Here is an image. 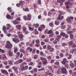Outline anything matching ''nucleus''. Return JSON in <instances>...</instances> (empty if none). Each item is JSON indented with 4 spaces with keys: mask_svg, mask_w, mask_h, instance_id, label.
Masks as SVG:
<instances>
[{
    "mask_svg": "<svg viewBox=\"0 0 76 76\" xmlns=\"http://www.w3.org/2000/svg\"><path fill=\"white\" fill-rule=\"evenodd\" d=\"M67 32L68 34H72V33H73V31H69Z\"/></svg>",
    "mask_w": 76,
    "mask_h": 76,
    "instance_id": "4d7b16f0",
    "label": "nucleus"
},
{
    "mask_svg": "<svg viewBox=\"0 0 76 76\" xmlns=\"http://www.w3.org/2000/svg\"><path fill=\"white\" fill-rule=\"evenodd\" d=\"M48 31V29H46L44 31V33L45 34H46L47 33V32Z\"/></svg>",
    "mask_w": 76,
    "mask_h": 76,
    "instance_id": "13d9d810",
    "label": "nucleus"
},
{
    "mask_svg": "<svg viewBox=\"0 0 76 76\" xmlns=\"http://www.w3.org/2000/svg\"><path fill=\"white\" fill-rule=\"evenodd\" d=\"M4 53L5 51H4V50H2L1 49H0V53Z\"/></svg>",
    "mask_w": 76,
    "mask_h": 76,
    "instance_id": "7c9ffc66",
    "label": "nucleus"
},
{
    "mask_svg": "<svg viewBox=\"0 0 76 76\" xmlns=\"http://www.w3.org/2000/svg\"><path fill=\"white\" fill-rule=\"evenodd\" d=\"M49 25L50 26V27H54V24H53V23L52 22V23H49Z\"/></svg>",
    "mask_w": 76,
    "mask_h": 76,
    "instance_id": "a211bd4d",
    "label": "nucleus"
},
{
    "mask_svg": "<svg viewBox=\"0 0 76 76\" xmlns=\"http://www.w3.org/2000/svg\"><path fill=\"white\" fill-rule=\"evenodd\" d=\"M3 59H4L5 58H6V54H3Z\"/></svg>",
    "mask_w": 76,
    "mask_h": 76,
    "instance_id": "603ef678",
    "label": "nucleus"
},
{
    "mask_svg": "<svg viewBox=\"0 0 76 76\" xmlns=\"http://www.w3.org/2000/svg\"><path fill=\"white\" fill-rule=\"evenodd\" d=\"M7 10L9 11V13H11L12 12V10H11V8L10 7H9L7 9Z\"/></svg>",
    "mask_w": 76,
    "mask_h": 76,
    "instance_id": "b1692460",
    "label": "nucleus"
},
{
    "mask_svg": "<svg viewBox=\"0 0 76 76\" xmlns=\"http://www.w3.org/2000/svg\"><path fill=\"white\" fill-rule=\"evenodd\" d=\"M20 53H23V54H25V51L22 49H20Z\"/></svg>",
    "mask_w": 76,
    "mask_h": 76,
    "instance_id": "393cba45",
    "label": "nucleus"
},
{
    "mask_svg": "<svg viewBox=\"0 0 76 76\" xmlns=\"http://www.w3.org/2000/svg\"><path fill=\"white\" fill-rule=\"evenodd\" d=\"M12 69H14V70L16 73H18V69L16 68L15 66L12 67Z\"/></svg>",
    "mask_w": 76,
    "mask_h": 76,
    "instance_id": "f8f14e48",
    "label": "nucleus"
},
{
    "mask_svg": "<svg viewBox=\"0 0 76 76\" xmlns=\"http://www.w3.org/2000/svg\"><path fill=\"white\" fill-rule=\"evenodd\" d=\"M54 51V49L53 48H50V51L51 52H53Z\"/></svg>",
    "mask_w": 76,
    "mask_h": 76,
    "instance_id": "09e8293b",
    "label": "nucleus"
},
{
    "mask_svg": "<svg viewBox=\"0 0 76 76\" xmlns=\"http://www.w3.org/2000/svg\"><path fill=\"white\" fill-rule=\"evenodd\" d=\"M64 67L66 68H68V67H69V65L67 64H65L64 65Z\"/></svg>",
    "mask_w": 76,
    "mask_h": 76,
    "instance_id": "de8ad7c7",
    "label": "nucleus"
},
{
    "mask_svg": "<svg viewBox=\"0 0 76 76\" xmlns=\"http://www.w3.org/2000/svg\"><path fill=\"white\" fill-rule=\"evenodd\" d=\"M14 50L15 53H16L18 51V48L17 47H15Z\"/></svg>",
    "mask_w": 76,
    "mask_h": 76,
    "instance_id": "dca6fc26",
    "label": "nucleus"
},
{
    "mask_svg": "<svg viewBox=\"0 0 76 76\" xmlns=\"http://www.w3.org/2000/svg\"><path fill=\"white\" fill-rule=\"evenodd\" d=\"M66 22H67L68 23H70V22H71V20H70L69 18H66Z\"/></svg>",
    "mask_w": 76,
    "mask_h": 76,
    "instance_id": "5701e85b",
    "label": "nucleus"
},
{
    "mask_svg": "<svg viewBox=\"0 0 76 76\" xmlns=\"http://www.w3.org/2000/svg\"><path fill=\"white\" fill-rule=\"evenodd\" d=\"M40 42V41H39V39H37L36 40V43H37V44L38 43H39Z\"/></svg>",
    "mask_w": 76,
    "mask_h": 76,
    "instance_id": "c03bdc74",
    "label": "nucleus"
},
{
    "mask_svg": "<svg viewBox=\"0 0 76 76\" xmlns=\"http://www.w3.org/2000/svg\"><path fill=\"white\" fill-rule=\"evenodd\" d=\"M55 34L56 35H58L59 34V32L57 31H56L55 32Z\"/></svg>",
    "mask_w": 76,
    "mask_h": 76,
    "instance_id": "774afa93",
    "label": "nucleus"
},
{
    "mask_svg": "<svg viewBox=\"0 0 76 76\" xmlns=\"http://www.w3.org/2000/svg\"><path fill=\"white\" fill-rule=\"evenodd\" d=\"M37 3L39 4H41V0H38Z\"/></svg>",
    "mask_w": 76,
    "mask_h": 76,
    "instance_id": "864d4df0",
    "label": "nucleus"
},
{
    "mask_svg": "<svg viewBox=\"0 0 76 76\" xmlns=\"http://www.w3.org/2000/svg\"><path fill=\"white\" fill-rule=\"evenodd\" d=\"M61 71L63 74H67V72L66 70V68L64 67H62L61 70Z\"/></svg>",
    "mask_w": 76,
    "mask_h": 76,
    "instance_id": "20e7f679",
    "label": "nucleus"
},
{
    "mask_svg": "<svg viewBox=\"0 0 76 76\" xmlns=\"http://www.w3.org/2000/svg\"><path fill=\"white\" fill-rule=\"evenodd\" d=\"M18 61L19 64L23 62V60L22 59H20Z\"/></svg>",
    "mask_w": 76,
    "mask_h": 76,
    "instance_id": "f704fd0d",
    "label": "nucleus"
},
{
    "mask_svg": "<svg viewBox=\"0 0 76 76\" xmlns=\"http://www.w3.org/2000/svg\"><path fill=\"white\" fill-rule=\"evenodd\" d=\"M72 55L69 54V56L68 58V60H69L70 59H71V58H72Z\"/></svg>",
    "mask_w": 76,
    "mask_h": 76,
    "instance_id": "a19ab883",
    "label": "nucleus"
},
{
    "mask_svg": "<svg viewBox=\"0 0 76 76\" xmlns=\"http://www.w3.org/2000/svg\"><path fill=\"white\" fill-rule=\"evenodd\" d=\"M29 29L30 31H34V28H31V27H29Z\"/></svg>",
    "mask_w": 76,
    "mask_h": 76,
    "instance_id": "473e14b6",
    "label": "nucleus"
},
{
    "mask_svg": "<svg viewBox=\"0 0 76 76\" xmlns=\"http://www.w3.org/2000/svg\"><path fill=\"white\" fill-rule=\"evenodd\" d=\"M61 16V15H58V20H62L64 18V16H62L61 17H60Z\"/></svg>",
    "mask_w": 76,
    "mask_h": 76,
    "instance_id": "9b49d317",
    "label": "nucleus"
},
{
    "mask_svg": "<svg viewBox=\"0 0 76 76\" xmlns=\"http://www.w3.org/2000/svg\"><path fill=\"white\" fill-rule=\"evenodd\" d=\"M12 41L16 44L18 43V42H19L20 41V40H19V39L16 38H13L12 39Z\"/></svg>",
    "mask_w": 76,
    "mask_h": 76,
    "instance_id": "39448f33",
    "label": "nucleus"
},
{
    "mask_svg": "<svg viewBox=\"0 0 76 76\" xmlns=\"http://www.w3.org/2000/svg\"><path fill=\"white\" fill-rule=\"evenodd\" d=\"M23 19L25 20H27V17L26 16H24Z\"/></svg>",
    "mask_w": 76,
    "mask_h": 76,
    "instance_id": "a18cd8bd",
    "label": "nucleus"
},
{
    "mask_svg": "<svg viewBox=\"0 0 76 76\" xmlns=\"http://www.w3.org/2000/svg\"><path fill=\"white\" fill-rule=\"evenodd\" d=\"M59 56L61 57H63V53H61L59 54Z\"/></svg>",
    "mask_w": 76,
    "mask_h": 76,
    "instance_id": "680f3d73",
    "label": "nucleus"
},
{
    "mask_svg": "<svg viewBox=\"0 0 76 76\" xmlns=\"http://www.w3.org/2000/svg\"><path fill=\"white\" fill-rule=\"evenodd\" d=\"M66 45H67V44H66V43H63L62 44V46L63 47H64V46H66Z\"/></svg>",
    "mask_w": 76,
    "mask_h": 76,
    "instance_id": "bf43d9fd",
    "label": "nucleus"
},
{
    "mask_svg": "<svg viewBox=\"0 0 76 76\" xmlns=\"http://www.w3.org/2000/svg\"><path fill=\"white\" fill-rule=\"evenodd\" d=\"M8 55L9 56H10L11 57H12V56L13 55V52H12L11 51H10L8 53Z\"/></svg>",
    "mask_w": 76,
    "mask_h": 76,
    "instance_id": "4468645a",
    "label": "nucleus"
},
{
    "mask_svg": "<svg viewBox=\"0 0 76 76\" xmlns=\"http://www.w3.org/2000/svg\"><path fill=\"white\" fill-rule=\"evenodd\" d=\"M25 70V66H21L20 68V70L22 71V70Z\"/></svg>",
    "mask_w": 76,
    "mask_h": 76,
    "instance_id": "f3484780",
    "label": "nucleus"
},
{
    "mask_svg": "<svg viewBox=\"0 0 76 76\" xmlns=\"http://www.w3.org/2000/svg\"><path fill=\"white\" fill-rule=\"evenodd\" d=\"M3 30L5 34H7V31H6V27L4 26L3 27Z\"/></svg>",
    "mask_w": 76,
    "mask_h": 76,
    "instance_id": "6e6552de",
    "label": "nucleus"
},
{
    "mask_svg": "<svg viewBox=\"0 0 76 76\" xmlns=\"http://www.w3.org/2000/svg\"><path fill=\"white\" fill-rule=\"evenodd\" d=\"M34 31L35 32V34H36V35H38V34H39L38 31H37L36 29H35L34 30Z\"/></svg>",
    "mask_w": 76,
    "mask_h": 76,
    "instance_id": "4c0bfd02",
    "label": "nucleus"
},
{
    "mask_svg": "<svg viewBox=\"0 0 76 76\" xmlns=\"http://www.w3.org/2000/svg\"><path fill=\"white\" fill-rule=\"evenodd\" d=\"M5 47L6 48L10 49L12 47V44L10 43V41H7L6 42V44L5 46Z\"/></svg>",
    "mask_w": 76,
    "mask_h": 76,
    "instance_id": "f257e3e1",
    "label": "nucleus"
},
{
    "mask_svg": "<svg viewBox=\"0 0 76 76\" xmlns=\"http://www.w3.org/2000/svg\"><path fill=\"white\" fill-rule=\"evenodd\" d=\"M27 20L29 21L31 20V17H32V15H31L30 14H29L27 15Z\"/></svg>",
    "mask_w": 76,
    "mask_h": 76,
    "instance_id": "0eeeda50",
    "label": "nucleus"
},
{
    "mask_svg": "<svg viewBox=\"0 0 76 76\" xmlns=\"http://www.w3.org/2000/svg\"><path fill=\"white\" fill-rule=\"evenodd\" d=\"M70 66L71 67H72L73 68H74V67H75V65H74V64L73 63H71L70 64Z\"/></svg>",
    "mask_w": 76,
    "mask_h": 76,
    "instance_id": "c85d7f7f",
    "label": "nucleus"
},
{
    "mask_svg": "<svg viewBox=\"0 0 76 76\" xmlns=\"http://www.w3.org/2000/svg\"><path fill=\"white\" fill-rule=\"evenodd\" d=\"M38 30L39 31H40L41 32L42 31V28L40 27H39L38 28Z\"/></svg>",
    "mask_w": 76,
    "mask_h": 76,
    "instance_id": "49530a36",
    "label": "nucleus"
},
{
    "mask_svg": "<svg viewBox=\"0 0 76 76\" xmlns=\"http://www.w3.org/2000/svg\"><path fill=\"white\" fill-rule=\"evenodd\" d=\"M61 37L63 36V37H65V35H66V34L64 33L61 32Z\"/></svg>",
    "mask_w": 76,
    "mask_h": 76,
    "instance_id": "6ab92c4d",
    "label": "nucleus"
},
{
    "mask_svg": "<svg viewBox=\"0 0 76 76\" xmlns=\"http://www.w3.org/2000/svg\"><path fill=\"white\" fill-rule=\"evenodd\" d=\"M37 58H38V56H37V55H35L34 56V59H36Z\"/></svg>",
    "mask_w": 76,
    "mask_h": 76,
    "instance_id": "6e6d98bb",
    "label": "nucleus"
},
{
    "mask_svg": "<svg viewBox=\"0 0 76 76\" xmlns=\"http://www.w3.org/2000/svg\"><path fill=\"white\" fill-rule=\"evenodd\" d=\"M27 28L26 27H23V32H26V31Z\"/></svg>",
    "mask_w": 76,
    "mask_h": 76,
    "instance_id": "ea45409f",
    "label": "nucleus"
},
{
    "mask_svg": "<svg viewBox=\"0 0 76 76\" xmlns=\"http://www.w3.org/2000/svg\"><path fill=\"white\" fill-rule=\"evenodd\" d=\"M63 61H65V62H66V63H67V62H68V61H67V59L66 58L63 59Z\"/></svg>",
    "mask_w": 76,
    "mask_h": 76,
    "instance_id": "3c124183",
    "label": "nucleus"
},
{
    "mask_svg": "<svg viewBox=\"0 0 76 76\" xmlns=\"http://www.w3.org/2000/svg\"><path fill=\"white\" fill-rule=\"evenodd\" d=\"M73 44V42L71 41L69 42V46H71Z\"/></svg>",
    "mask_w": 76,
    "mask_h": 76,
    "instance_id": "72a5a7b5",
    "label": "nucleus"
},
{
    "mask_svg": "<svg viewBox=\"0 0 76 76\" xmlns=\"http://www.w3.org/2000/svg\"><path fill=\"white\" fill-rule=\"evenodd\" d=\"M40 60L42 61H43L42 64H46L47 63V59L44 57H40Z\"/></svg>",
    "mask_w": 76,
    "mask_h": 76,
    "instance_id": "7ed1b4c3",
    "label": "nucleus"
},
{
    "mask_svg": "<svg viewBox=\"0 0 76 76\" xmlns=\"http://www.w3.org/2000/svg\"><path fill=\"white\" fill-rule=\"evenodd\" d=\"M1 72L2 73H5L6 75H8V72L6 70L4 69H1Z\"/></svg>",
    "mask_w": 76,
    "mask_h": 76,
    "instance_id": "1a4fd4ad",
    "label": "nucleus"
},
{
    "mask_svg": "<svg viewBox=\"0 0 76 76\" xmlns=\"http://www.w3.org/2000/svg\"><path fill=\"white\" fill-rule=\"evenodd\" d=\"M23 34H20L19 35V38L20 41H23Z\"/></svg>",
    "mask_w": 76,
    "mask_h": 76,
    "instance_id": "423d86ee",
    "label": "nucleus"
},
{
    "mask_svg": "<svg viewBox=\"0 0 76 76\" xmlns=\"http://www.w3.org/2000/svg\"><path fill=\"white\" fill-rule=\"evenodd\" d=\"M46 58L47 59L50 60V59H51V56H47Z\"/></svg>",
    "mask_w": 76,
    "mask_h": 76,
    "instance_id": "c756f323",
    "label": "nucleus"
},
{
    "mask_svg": "<svg viewBox=\"0 0 76 76\" xmlns=\"http://www.w3.org/2000/svg\"><path fill=\"white\" fill-rule=\"evenodd\" d=\"M20 18L18 17L16 18V20H19V21H20Z\"/></svg>",
    "mask_w": 76,
    "mask_h": 76,
    "instance_id": "e2e57ef3",
    "label": "nucleus"
},
{
    "mask_svg": "<svg viewBox=\"0 0 76 76\" xmlns=\"http://www.w3.org/2000/svg\"><path fill=\"white\" fill-rule=\"evenodd\" d=\"M55 24L56 25H58L60 24V22L58 21H55Z\"/></svg>",
    "mask_w": 76,
    "mask_h": 76,
    "instance_id": "2eb2a0df",
    "label": "nucleus"
},
{
    "mask_svg": "<svg viewBox=\"0 0 76 76\" xmlns=\"http://www.w3.org/2000/svg\"><path fill=\"white\" fill-rule=\"evenodd\" d=\"M27 64L26 63V62H24L23 63H22L21 64V66H23L24 65H26Z\"/></svg>",
    "mask_w": 76,
    "mask_h": 76,
    "instance_id": "58836bf2",
    "label": "nucleus"
},
{
    "mask_svg": "<svg viewBox=\"0 0 76 76\" xmlns=\"http://www.w3.org/2000/svg\"><path fill=\"white\" fill-rule=\"evenodd\" d=\"M41 28L42 29H44V28H45V26L44 24L41 25Z\"/></svg>",
    "mask_w": 76,
    "mask_h": 76,
    "instance_id": "c9c22d12",
    "label": "nucleus"
},
{
    "mask_svg": "<svg viewBox=\"0 0 76 76\" xmlns=\"http://www.w3.org/2000/svg\"><path fill=\"white\" fill-rule=\"evenodd\" d=\"M16 27L17 28V29H18V30H19L20 29V28H21V25H18L16 26Z\"/></svg>",
    "mask_w": 76,
    "mask_h": 76,
    "instance_id": "ddd939ff",
    "label": "nucleus"
},
{
    "mask_svg": "<svg viewBox=\"0 0 76 76\" xmlns=\"http://www.w3.org/2000/svg\"><path fill=\"white\" fill-rule=\"evenodd\" d=\"M60 15H61H61H64V13H63V12H61V11H60Z\"/></svg>",
    "mask_w": 76,
    "mask_h": 76,
    "instance_id": "0e129e2a",
    "label": "nucleus"
},
{
    "mask_svg": "<svg viewBox=\"0 0 76 76\" xmlns=\"http://www.w3.org/2000/svg\"><path fill=\"white\" fill-rule=\"evenodd\" d=\"M24 3V2L23 1H21L20 2V4L21 6H22V5Z\"/></svg>",
    "mask_w": 76,
    "mask_h": 76,
    "instance_id": "79ce46f5",
    "label": "nucleus"
},
{
    "mask_svg": "<svg viewBox=\"0 0 76 76\" xmlns=\"http://www.w3.org/2000/svg\"><path fill=\"white\" fill-rule=\"evenodd\" d=\"M43 54H44V53H43V52H42V51L40 52V56H43Z\"/></svg>",
    "mask_w": 76,
    "mask_h": 76,
    "instance_id": "69168bd1",
    "label": "nucleus"
},
{
    "mask_svg": "<svg viewBox=\"0 0 76 76\" xmlns=\"http://www.w3.org/2000/svg\"><path fill=\"white\" fill-rule=\"evenodd\" d=\"M61 37H62V36H61V34H60V35H58L57 36V38L58 39H60Z\"/></svg>",
    "mask_w": 76,
    "mask_h": 76,
    "instance_id": "cd10ccee",
    "label": "nucleus"
},
{
    "mask_svg": "<svg viewBox=\"0 0 76 76\" xmlns=\"http://www.w3.org/2000/svg\"><path fill=\"white\" fill-rule=\"evenodd\" d=\"M23 10L24 11H25L26 12H29V8H26V9L23 8Z\"/></svg>",
    "mask_w": 76,
    "mask_h": 76,
    "instance_id": "aec40b11",
    "label": "nucleus"
},
{
    "mask_svg": "<svg viewBox=\"0 0 76 76\" xmlns=\"http://www.w3.org/2000/svg\"><path fill=\"white\" fill-rule=\"evenodd\" d=\"M6 18L8 19H10L11 20H12L13 19V16L11 17V16H10L9 15H6Z\"/></svg>",
    "mask_w": 76,
    "mask_h": 76,
    "instance_id": "9d476101",
    "label": "nucleus"
},
{
    "mask_svg": "<svg viewBox=\"0 0 76 76\" xmlns=\"http://www.w3.org/2000/svg\"><path fill=\"white\" fill-rule=\"evenodd\" d=\"M35 27L36 28H38V27H39V24L37 23L35 25Z\"/></svg>",
    "mask_w": 76,
    "mask_h": 76,
    "instance_id": "8fccbe9b",
    "label": "nucleus"
},
{
    "mask_svg": "<svg viewBox=\"0 0 76 76\" xmlns=\"http://www.w3.org/2000/svg\"><path fill=\"white\" fill-rule=\"evenodd\" d=\"M7 31H8V30L10 29V30H9V31L10 32L13 31V28L12 27H11L10 24H7Z\"/></svg>",
    "mask_w": 76,
    "mask_h": 76,
    "instance_id": "f03ea898",
    "label": "nucleus"
},
{
    "mask_svg": "<svg viewBox=\"0 0 76 76\" xmlns=\"http://www.w3.org/2000/svg\"><path fill=\"white\" fill-rule=\"evenodd\" d=\"M48 41H49V40H48V39H45L44 40V41L45 42H48Z\"/></svg>",
    "mask_w": 76,
    "mask_h": 76,
    "instance_id": "5fc2aeb1",
    "label": "nucleus"
},
{
    "mask_svg": "<svg viewBox=\"0 0 76 76\" xmlns=\"http://www.w3.org/2000/svg\"><path fill=\"white\" fill-rule=\"evenodd\" d=\"M54 34L53 33H52L51 34H50L49 35V37L50 38H51V37H53V36H54Z\"/></svg>",
    "mask_w": 76,
    "mask_h": 76,
    "instance_id": "e433bc0d",
    "label": "nucleus"
},
{
    "mask_svg": "<svg viewBox=\"0 0 76 76\" xmlns=\"http://www.w3.org/2000/svg\"><path fill=\"white\" fill-rule=\"evenodd\" d=\"M70 3V2L68 1V2H65V4L66 6H69Z\"/></svg>",
    "mask_w": 76,
    "mask_h": 76,
    "instance_id": "a878e982",
    "label": "nucleus"
},
{
    "mask_svg": "<svg viewBox=\"0 0 76 76\" xmlns=\"http://www.w3.org/2000/svg\"><path fill=\"white\" fill-rule=\"evenodd\" d=\"M3 64H5V65H7V62L5 61L3 62Z\"/></svg>",
    "mask_w": 76,
    "mask_h": 76,
    "instance_id": "052dcab7",
    "label": "nucleus"
},
{
    "mask_svg": "<svg viewBox=\"0 0 76 76\" xmlns=\"http://www.w3.org/2000/svg\"><path fill=\"white\" fill-rule=\"evenodd\" d=\"M51 46L48 45L47 46V48L48 50H50V49H51Z\"/></svg>",
    "mask_w": 76,
    "mask_h": 76,
    "instance_id": "37998d69",
    "label": "nucleus"
},
{
    "mask_svg": "<svg viewBox=\"0 0 76 76\" xmlns=\"http://www.w3.org/2000/svg\"><path fill=\"white\" fill-rule=\"evenodd\" d=\"M13 24H15V25H17V24H18L19 23L18 22L16 21H13Z\"/></svg>",
    "mask_w": 76,
    "mask_h": 76,
    "instance_id": "bb28decb",
    "label": "nucleus"
},
{
    "mask_svg": "<svg viewBox=\"0 0 76 76\" xmlns=\"http://www.w3.org/2000/svg\"><path fill=\"white\" fill-rule=\"evenodd\" d=\"M70 38L72 39H73V38H74V37H73V34H70Z\"/></svg>",
    "mask_w": 76,
    "mask_h": 76,
    "instance_id": "412c9836",
    "label": "nucleus"
},
{
    "mask_svg": "<svg viewBox=\"0 0 76 76\" xmlns=\"http://www.w3.org/2000/svg\"><path fill=\"white\" fill-rule=\"evenodd\" d=\"M8 62L9 64H10L11 65H12V64H13V62H12V61H8Z\"/></svg>",
    "mask_w": 76,
    "mask_h": 76,
    "instance_id": "2f4dec72",
    "label": "nucleus"
},
{
    "mask_svg": "<svg viewBox=\"0 0 76 76\" xmlns=\"http://www.w3.org/2000/svg\"><path fill=\"white\" fill-rule=\"evenodd\" d=\"M51 15V12H49L48 13V16H50Z\"/></svg>",
    "mask_w": 76,
    "mask_h": 76,
    "instance_id": "338daca9",
    "label": "nucleus"
},
{
    "mask_svg": "<svg viewBox=\"0 0 76 76\" xmlns=\"http://www.w3.org/2000/svg\"><path fill=\"white\" fill-rule=\"evenodd\" d=\"M53 31L51 30H50L47 33L48 34H53Z\"/></svg>",
    "mask_w": 76,
    "mask_h": 76,
    "instance_id": "4be33fe9",
    "label": "nucleus"
}]
</instances>
